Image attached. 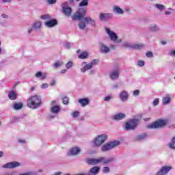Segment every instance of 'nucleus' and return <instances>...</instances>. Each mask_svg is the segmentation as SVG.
I'll use <instances>...</instances> for the list:
<instances>
[{
  "instance_id": "72a5a7b5",
  "label": "nucleus",
  "mask_w": 175,
  "mask_h": 175,
  "mask_svg": "<svg viewBox=\"0 0 175 175\" xmlns=\"http://www.w3.org/2000/svg\"><path fill=\"white\" fill-rule=\"evenodd\" d=\"M87 5H88V0H83L80 3L79 6H87Z\"/></svg>"
},
{
  "instance_id": "20e7f679",
  "label": "nucleus",
  "mask_w": 175,
  "mask_h": 175,
  "mask_svg": "<svg viewBox=\"0 0 175 175\" xmlns=\"http://www.w3.org/2000/svg\"><path fill=\"white\" fill-rule=\"evenodd\" d=\"M117 146H120L119 141L109 142L101 147V151L103 152H106V151H110V150H113V148H114V147H117Z\"/></svg>"
},
{
  "instance_id": "4468645a",
  "label": "nucleus",
  "mask_w": 175,
  "mask_h": 175,
  "mask_svg": "<svg viewBox=\"0 0 175 175\" xmlns=\"http://www.w3.org/2000/svg\"><path fill=\"white\" fill-rule=\"evenodd\" d=\"M119 75H120V70L117 69L116 70L112 71L110 73V77L111 80H116V79H118Z\"/></svg>"
},
{
  "instance_id": "1a4fd4ad",
  "label": "nucleus",
  "mask_w": 175,
  "mask_h": 175,
  "mask_svg": "<svg viewBox=\"0 0 175 175\" xmlns=\"http://www.w3.org/2000/svg\"><path fill=\"white\" fill-rule=\"evenodd\" d=\"M105 31L106 33H107L108 36L110 38L111 40L113 42V43H120V42H121L117 40L118 39V36H117V34L116 33L110 30V29L106 27Z\"/></svg>"
},
{
  "instance_id": "052dcab7",
  "label": "nucleus",
  "mask_w": 175,
  "mask_h": 175,
  "mask_svg": "<svg viewBox=\"0 0 175 175\" xmlns=\"http://www.w3.org/2000/svg\"><path fill=\"white\" fill-rule=\"evenodd\" d=\"M31 31H32V28L29 29H28L29 33H31Z\"/></svg>"
},
{
  "instance_id": "0eeeda50",
  "label": "nucleus",
  "mask_w": 175,
  "mask_h": 175,
  "mask_svg": "<svg viewBox=\"0 0 175 175\" xmlns=\"http://www.w3.org/2000/svg\"><path fill=\"white\" fill-rule=\"evenodd\" d=\"M167 124V120H159L152 124L148 125V128L150 129H154L157 128H162Z\"/></svg>"
},
{
  "instance_id": "f704fd0d",
  "label": "nucleus",
  "mask_w": 175,
  "mask_h": 175,
  "mask_svg": "<svg viewBox=\"0 0 175 175\" xmlns=\"http://www.w3.org/2000/svg\"><path fill=\"white\" fill-rule=\"evenodd\" d=\"M100 19L101 21H106L107 18H106V14H100Z\"/></svg>"
},
{
  "instance_id": "2eb2a0df",
  "label": "nucleus",
  "mask_w": 175,
  "mask_h": 175,
  "mask_svg": "<svg viewBox=\"0 0 175 175\" xmlns=\"http://www.w3.org/2000/svg\"><path fill=\"white\" fill-rule=\"evenodd\" d=\"M120 98L121 99L122 102H125L126 100H128V92H126V91H122L120 94Z\"/></svg>"
},
{
  "instance_id": "bf43d9fd",
  "label": "nucleus",
  "mask_w": 175,
  "mask_h": 175,
  "mask_svg": "<svg viewBox=\"0 0 175 175\" xmlns=\"http://www.w3.org/2000/svg\"><path fill=\"white\" fill-rule=\"evenodd\" d=\"M61 73H66V70H62L61 71Z\"/></svg>"
},
{
  "instance_id": "8fccbe9b",
  "label": "nucleus",
  "mask_w": 175,
  "mask_h": 175,
  "mask_svg": "<svg viewBox=\"0 0 175 175\" xmlns=\"http://www.w3.org/2000/svg\"><path fill=\"white\" fill-rule=\"evenodd\" d=\"M146 136H147L146 134H144V135H139V136L138 137V139H139V140H142V139H146Z\"/></svg>"
},
{
  "instance_id": "dca6fc26",
  "label": "nucleus",
  "mask_w": 175,
  "mask_h": 175,
  "mask_svg": "<svg viewBox=\"0 0 175 175\" xmlns=\"http://www.w3.org/2000/svg\"><path fill=\"white\" fill-rule=\"evenodd\" d=\"M81 148L79 146H75L70 149V154H80Z\"/></svg>"
},
{
  "instance_id": "a878e982",
  "label": "nucleus",
  "mask_w": 175,
  "mask_h": 175,
  "mask_svg": "<svg viewBox=\"0 0 175 175\" xmlns=\"http://www.w3.org/2000/svg\"><path fill=\"white\" fill-rule=\"evenodd\" d=\"M41 27H42V22L40 21H37L34 23L33 25V28H34V29H40V28Z\"/></svg>"
},
{
  "instance_id": "79ce46f5",
  "label": "nucleus",
  "mask_w": 175,
  "mask_h": 175,
  "mask_svg": "<svg viewBox=\"0 0 175 175\" xmlns=\"http://www.w3.org/2000/svg\"><path fill=\"white\" fill-rule=\"evenodd\" d=\"M113 98V96H107L105 98L104 100L105 102H109V100H110V99H111Z\"/></svg>"
},
{
  "instance_id": "6e6d98bb",
  "label": "nucleus",
  "mask_w": 175,
  "mask_h": 175,
  "mask_svg": "<svg viewBox=\"0 0 175 175\" xmlns=\"http://www.w3.org/2000/svg\"><path fill=\"white\" fill-rule=\"evenodd\" d=\"M18 142L19 143H25V140L24 139H19Z\"/></svg>"
},
{
  "instance_id": "f03ea898",
  "label": "nucleus",
  "mask_w": 175,
  "mask_h": 175,
  "mask_svg": "<svg viewBox=\"0 0 175 175\" xmlns=\"http://www.w3.org/2000/svg\"><path fill=\"white\" fill-rule=\"evenodd\" d=\"M114 159H107L105 157H99L97 159L95 158H89L86 159V163L88 165H98V163H103L104 165H107V163H110L113 162Z\"/></svg>"
},
{
  "instance_id": "9d476101",
  "label": "nucleus",
  "mask_w": 175,
  "mask_h": 175,
  "mask_svg": "<svg viewBox=\"0 0 175 175\" xmlns=\"http://www.w3.org/2000/svg\"><path fill=\"white\" fill-rule=\"evenodd\" d=\"M123 46L126 49H133V50H140V49L144 47V45L142 44H131L129 42H124Z\"/></svg>"
},
{
  "instance_id": "37998d69",
  "label": "nucleus",
  "mask_w": 175,
  "mask_h": 175,
  "mask_svg": "<svg viewBox=\"0 0 175 175\" xmlns=\"http://www.w3.org/2000/svg\"><path fill=\"white\" fill-rule=\"evenodd\" d=\"M49 88V84L47 83H43L42 85H41V88L42 90H44L45 88Z\"/></svg>"
},
{
  "instance_id": "de8ad7c7",
  "label": "nucleus",
  "mask_w": 175,
  "mask_h": 175,
  "mask_svg": "<svg viewBox=\"0 0 175 175\" xmlns=\"http://www.w3.org/2000/svg\"><path fill=\"white\" fill-rule=\"evenodd\" d=\"M139 94H140V92L139 91V90H135L133 92V95H135V96H137V95H139Z\"/></svg>"
},
{
  "instance_id": "338daca9",
  "label": "nucleus",
  "mask_w": 175,
  "mask_h": 175,
  "mask_svg": "<svg viewBox=\"0 0 175 175\" xmlns=\"http://www.w3.org/2000/svg\"><path fill=\"white\" fill-rule=\"evenodd\" d=\"M114 88H117V85L113 86Z\"/></svg>"
},
{
  "instance_id": "aec40b11",
  "label": "nucleus",
  "mask_w": 175,
  "mask_h": 175,
  "mask_svg": "<svg viewBox=\"0 0 175 175\" xmlns=\"http://www.w3.org/2000/svg\"><path fill=\"white\" fill-rule=\"evenodd\" d=\"M8 98H10L11 100H14L17 98V94L16 93V92H10L8 93Z\"/></svg>"
},
{
  "instance_id": "0e129e2a",
  "label": "nucleus",
  "mask_w": 175,
  "mask_h": 175,
  "mask_svg": "<svg viewBox=\"0 0 175 175\" xmlns=\"http://www.w3.org/2000/svg\"><path fill=\"white\" fill-rule=\"evenodd\" d=\"M52 105H55V101L54 100V101H52Z\"/></svg>"
},
{
  "instance_id": "b1692460",
  "label": "nucleus",
  "mask_w": 175,
  "mask_h": 175,
  "mask_svg": "<svg viewBox=\"0 0 175 175\" xmlns=\"http://www.w3.org/2000/svg\"><path fill=\"white\" fill-rule=\"evenodd\" d=\"M113 12L115 13H117L118 14H124V11L122 10V9H121L120 7L118 6H114L113 8Z\"/></svg>"
},
{
  "instance_id": "5fc2aeb1",
  "label": "nucleus",
  "mask_w": 175,
  "mask_h": 175,
  "mask_svg": "<svg viewBox=\"0 0 175 175\" xmlns=\"http://www.w3.org/2000/svg\"><path fill=\"white\" fill-rule=\"evenodd\" d=\"M2 2L6 3L7 2H12V0H2Z\"/></svg>"
},
{
  "instance_id": "c85d7f7f",
  "label": "nucleus",
  "mask_w": 175,
  "mask_h": 175,
  "mask_svg": "<svg viewBox=\"0 0 175 175\" xmlns=\"http://www.w3.org/2000/svg\"><path fill=\"white\" fill-rule=\"evenodd\" d=\"M87 57H88V53L83 52L79 55V58H80L81 59H84L87 58Z\"/></svg>"
},
{
  "instance_id": "4d7b16f0",
  "label": "nucleus",
  "mask_w": 175,
  "mask_h": 175,
  "mask_svg": "<svg viewBox=\"0 0 175 175\" xmlns=\"http://www.w3.org/2000/svg\"><path fill=\"white\" fill-rule=\"evenodd\" d=\"M1 17H3V18H8V16L5 14H2Z\"/></svg>"
},
{
  "instance_id": "3c124183",
  "label": "nucleus",
  "mask_w": 175,
  "mask_h": 175,
  "mask_svg": "<svg viewBox=\"0 0 175 175\" xmlns=\"http://www.w3.org/2000/svg\"><path fill=\"white\" fill-rule=\"evenodd\" d=\"M64 47H65L66 49H70V43H69V42L66 43V44H64Z\"/></svg>"
},
{
  "instance_id": "ea45409f",
  "label": "nucleus",
  "mask_w": 175,
  "mask_h": 175,
  "mask_svg": "<svg viewBox=\"0 0 175 175\" xmlns=\"http://www.w3.org/2000/svg\"><path fill=\"white\" fill-rule=\"evenodd\" d=\"M159 103V99L156 98L153 101L154 106H158Z\"/></svg>"
},
{
  "instance_id": "864d4df0",
  "label": "nucleus",
  "mask_w": 175,
  "mask_h": 175,
  "mask_svg": "<svg viewBox=\"0 0 175 175\" xmlns=\"http://www.w3.org/2000/svg\"><path fill=\"white\" fill-rule=\"evenodd\" d=\"M170 55H175V51H171L170 52Z\"/></svg>"
},
{
  "instance_id": "6ab92c4d",
  "label": "nucleus",
  "mask_w": 175,
  "mask_h": 175,
  "mask_svg": "<svg viewBox=\"0 0 175 175\" xmlns=\"http://www.w3.org/2000/svg\"><path fill=\"white\" fill-rule=\"evenodd\" d=\"M99 170H100V167H94L90 170V174L96 175L99 173Z\"/></svg>"
},
{
  "instance_id": "58836bf2",
  "label": "nucleus",
  "mask_w": 175,
  "mask_h": 175,
  "mask_svg": "<svg viewBox=\"0 0 175 175\" xmlns=\"http://www.w3.org/2000/svg\"><path fill=\"white\" fill-rule=\"evenodd\" d=\"M109 172H110V168H109V167H104L103 168V172L109 173Z\"/></svg>"
},
{
  "instance_id": "e433bc0d",
  "label": "nucleus",
  "mask_w": 175,
  "mask_h": 175,
  "mask_svg": "<svg viewBox=\"0 0 175 175\" xmlns=\"http://www.w3.org/2000/svg\"><path fill=\"white\" fill-rule=\"evenodd\" d=\"M80 115V112H79L78 111H75L72 113V117L76 118V117H79V116Z\"/></svg>"
},
{
  "instance_id": "423d86ee",
  "label": "nucleus",
  "mask_w": 175,
  "mask_h": 175,
  "mask_svg": "<svg viewBox=\"0 0 175 175\" xmlns=\"http://www.w3.org/2000/svg\"><path fill=\"white\" fill-rule=\"evenodd\" d=\"M108 139L107 134H101L98 135L93 141L94 146L96 147H100V146L103 145L106 139Z\"/></svg>"
},
{
  "instance_id": "39448f33",
  "label": "nucleus",
  "mask_w": 175,
  "mask_h": 175,
  "mask_svg": "<svg viewBox=\"0 0 175 175\" xmlns=\"http://www.w3.org/2000/svg\"><path fill=\"white\" fill-rule=\"evenodd\" d=\"M99 62V60L98 59H94L90 63L87 64V62H84L82 63V68H81V72H83V73L87 72V70H90V69H92L95 65L98 64Z\"/></svg>"
},
{
  "instance_id": "4be33fe9",
  "label": "nucleus",
  "mask_w": 175,
  "mask_h": 175,
  "mask_svg": "<svg viewBox=\"0 0 175 175\" xmlns=\"http://www.w3.org/2000/svg\"><path fill=\"white\" fill-rule=\"evenodd\" d=\"M113 118L116 121H120V120H122L123 118H125V114L124 113H118L113 116Z\"/></svg>"
},
{
  "instance_id": "a18cd8bd",
  "label": "nucleus",
  "mask_w": 175,
  "mask_h": 175,
  "mask_svg": "<svg viewBox=\"0 0 175 175\" xmlns=\"http://www.w3.org/2000/svg\"><path fill=\"white\" fill-rule=\"evenodd\" d=\"M105 17H106L107 20L108 18H111V17H113V14H105Z\"/></svg>"
},
{
  "instance_id": "69168bd1",
  "label": "nucleus",
  "mask_w": 175,
  "mask_h": 175,
  "mask_svg": "<svg viewBox=\"0 0 175 175\" xmlns=\"http://www.w3.org/2000/svg\"><path fill=\"white\" fill-rule=\"evenodd\" d=\"M3 157V154H0V158H2Z\"/></svg>"
},
{
  "instance_id": "c756f323",
  "label": "nucleus",
  "mask_w": 175,
  "mask_h": 175,
  "mask_svg": "<svg viewBox=\"0 0 175 175\" xmlns=\"http://www.w3.org/2000/svg\"><path fill=\"white\" fill-rule=\"evenodd\" d=\"M51 111L52 113H58V111H59V106H53L51 108Z\"/></svg>"
},
{
  "instance_id": "2f4dec72",
  "label": "nucleus",
  "mask_w": 175,
  "mask_h": 175,
  "mask_svg": "<svg viewBox=\"0 0 175 175\" xmlns=\"http://www.w3.org/2000/svg\"><path fill=\"white\" fill-rule=\"evenodd\" d=\"M159 28L158 26L155 25H152L150 27V30L152 31V32H155V31H158Z\"/></svg>"
},
{
  "instance_id": "4c0bfd02",
  "label": "nucleus",
  "mask_w": 175,
  "mask_h": 175,
  "mask_svg": "<svg viewBox=\"0 0 175 175\" xmlns=\"http://www.w3.org/2000/svg\"><path fill=\"white\" fill-rule=\"evenodd\" d=\"M63 103L64 105H68V103H69V98L68 97H64L63 98Z\"/></svg>"
},
{
  "instance_id": "13d9d810",
  "label": "nucleus",
  "mask_w": 175,
  "mask_h": 175,
  "mask_svg": "<svg viewBox=\"0 0 175 175\" xmlns=\"http://www.w3.org/2000/svg\"><path fill=\"white\" fill-rule=\"evenodd\" d=\"M61 174H62L61 172H57L54 174V175H61Z\"/></svg>"
},
{
  "instance_id": "603ef678",
  "label": "nucleus",
  "mask_w": 175,
  "mask_h": 175,
  "mask_svg": "<svg viewBox=\"0 0 175 175\" xmlns=\"http://www.w3.org/2000/svg\"><path fill=\"white\" fill-rule=\"evenodd\" d=\"M55 2H57V0H48V3H49L51 5L55 3Z\"/></svg>"
},
{
  "instance_id": "e2e57ef3",
  "label": "nucleus",
  "mask_w": 175,
  "mask_h": 175,
  "mask_svg": "<svg viewBox=\"0 0 175 175\" xmlns=\"http://www.w3.org/2000/svg\"><path fill=\"white\" fill-rule=\"evenodd\" d=\"M161 43H162V44H166V42H165V41H163Z\"/></svg>"
},
{
  "instance_id": "bb28decb",
  "label": "nucleus",
  "mask_w": 175,
  "mask_h": 175,
  "mask_svg": "<svg viewBox=\"0 0 175 175\" xmlns=\"http://www.w3.org/2000/svg\"><path fill=\"white\" fill-rule=\"evenodd\" d=\"M101 51H102V53H109V51H110V49L106 45L102 44L101 45Z\"/></svg>"
},
{
  "instance_id": "ddd939ff",
  "label": "nucleus",
  "mask_w": 175,
  "mask_h": 175,
  "mask_svg": "<svg viewBox=\"0 0 175 175\" xmlns=\"http://www.w3.org/2000/svg\"><path fill=\"white\" fill-rule=\"evenodd\" d=\"M18 166H20V163L17 161H13L5 164L4 165H3V167L4 169H14V167H17Z\"/></svg>"
},
{
  "instance_id": "cd10ccee",
  "label": "nucleus",
  "mask_w": 175,
  "mask_h": 175,
  "mask_svg": "<svg viewBox=\"0 0 175 175\" xmlns=\"http://www.w3.org/2000/svg\"><path fill=\"white\" fill-rule=\"evenodd\" d=\"M170 148L172 150H175V137H174L172 139V142L168 144Z\"/></svg>"
},
{
  "instance_id": "f257e3e1",
  "label": "nucleus",
  "mask_w": 175,
  "mask_h": 175,
  "mask_svg": "<svg viewBox=\"0 0 175 175\" xmlns=\"http://www.w3.org/2000/svg\"><path fill=\"white\" fill-rule=\"evenodd\" d=\"M85 16V10L79 9L77 12L72 16V20H79V27L80 29H84L87 26V24H91L92 27H95V21L94 19L86 17L83 18Z\"/></svg>"
},
{
  "instance_id": "9b49d317",
  "label": "nucleus",
  "mask_w": 175,
  "mask_h": 175,
  "mask_svg": "<svg viewBox=\"0 0 175 175\" xmlns=\"http://www.w3.org/2000/svg\"><path fill=\"white\" fill-rule=\"evenodd\" d=\"M62 9L64 14L68 17L72 14V8L68 6V2H65L62 4Z\"/></svg>"
},
{
  "instance_id": "393cba45",
  "label": "nucleus",
  "mask_w": 175,
  "mask_h": 175,
  "mask_svg": "<svg viewBox=\"0 0 175 175\" xmlns=\"http://www.w3.org/2000/svg\"><path fill=\"white\" fill-rule=\"evenodd\" d=\"M13 108L14 110H20V109H23V103H16L14 104Z\"/></svg>"
},
{
  "instance_id": "774afa93",
  "label": "nucleus",
  "mask_w": 175,
  "mask_h": 175,
  "mask_svg": "<svg viewBox=\"0 0 175 175\" xmlns=\"http://www.w3.org/2000/svg\"><path fill=\"white\" fill-rule=\"evenodd\" d=\"M148 120L146 118L144 119V121H147Z\"/></svg>"
},
{
  "instance_id": "49530a36",
  "label": "nucleus",
  "mask_w": 175,
  "mask_h": 175,
  "mask_svg": "<svg viewBox=\"0 0 175 175\" xmlns=\"http://www.w3.org/2000/svg\"><path fill=\"white\" fill-rule=\"evenodd\" d=\"M152 52H148L146 53V57H148V58H151L152 57Z\"/></svg>"
},
{
  "instance_id": "a19ab883",
  "label": "nucleus",
  "mask_w": 175,
  "mask_h": 175,
  "mask_svg": "<svg viewBox=\"0 0 175 175\" xmlns=\"http://www.w3.org/2000/svg\"><path fill=\"white\" fill-rule=\"evenodd\" d=\"M72 66H73V63H72V62H70L66 64L67 69H69L70 68H72Z\"/></svg>"
},
{
  "instance_id": "09e8293b",
  "label": "nucleus",
  "mask_w": 175,
  "mask_h": 175,
  "mask_svg": "<svg viewBox=\"0 0 175 175\" xmlns=\"http://www.w3.org/2000/svg\"><path fill=\"white\" fill-rule=\"evenodd\" d=\"M138 66H144V62L142 61V60L139 61L138 62Z\"/></svg>"
},
{
  "instance_id": "f8f14e48",
  "label": "nucleus",
  "mask_w": 175,
  "mask_h": 175,
  "mask_svg": "<svg viewBox=\"0 0 175 175\" xmlns=\"http://www.w3.org/2000/svg\"><path fill=\"white\" fill-rule=\"evenodd\" d=\"M172 166H163L157 172V175H166L169 173V171L172 170Z\"/></svg>"
},
{
  "instance_id": "a211bd4d",
  "label": "nucleus",
  "mask_w": 175,
  "mask_h": 175,
  "mask_svg": "<svg viewBox=\"0 0 175 175\" xmlns=\"http://www.w3.org/2000/svg\"><path fill=\"white\" fill-rule=\"evenodd\" d=\"M78 102L83 107L90 104V100L88 98H81Z\"/></svg>"
},
{
  "instance_id": "6e6552de",
  "label": "nucleus",
  "mask_w": 175,
  "mask_h": 175,
  "mask_svg": "<svg viewBox=\"0 0 175 175\" xmlns=\"http://www.w3.org/2000/svg\"><path fill=\"white\" fill-rule=\"evenodd\" d=\"M138 122H139V120H137V119H133L128 121L125 124V129H126V131H131L132 129H135V128L137 126Z\"/></svg>"
},
{
  "instance_id": "5701e85b",
  "label": "nucleus",
  "mask_w": 175,
  "mask_h": 175,
  "mask_svg": "<svg viewBox=\"0 0 175 175\" xmlns=\"http://www.w3.org/2000/svg\"><path fill=\"white\" fill-rule=\"evenodd\" d=\"M163 105H169L170 103V96L169 95H167L163 98L162 100Z\"/></svg>"
},
{
  "instance_id": "7c9ffc66",
  "label": "nucleus",
  "mask_w": 175,
  "mask_h": 175,
  "mask_svg": "<svg viewBox=\"0 0 175 175\" xmlns=\"http://www.w3.org/2000/svg\"><path fill=\"white\" fill-rule=\"evenodd\" d=\"M63 64L62 62L58 61L53 64V66L54 68H59V66H62Z\"/></svg>"
},
{
  "instance_id": "7ed1b4c3",
  "label": "nucleus",
  "mask_w": 175,
  "mask_h": 175,
  "mask_svg": "<svg viewBox=\"0 0 175 175\" xmlns=\"http://www.w3.org/2000/svg\"><path fill=\"white\" fill-rule=\"evenodd\" d=\"M40 103H42V100L36 95L29 97L27 100V106L30 109H37L40 106Z\"/></svg>"
},
{
  "instance_id": "473e14b6",
  "label": "nucleus",
  "mask_w": 175,
  "mask_h": 175,
  "mask_svg": "<svg viewBox=\"0 0 175 175\" xmlns=\"http://www.w3.org/2000/svg\"><path fill=\"white\" fill-rule=\"evenodd\" d=\"M41 18L42 20H50V18H51V16L49 14L42 15Z\"/></svg>"
},
{
  "instance_id": "f3484780",
  "label": "nucleus",
  "mask_w": 175,
  "mask_h": 175,
  "mask_svg": "<svg viewBox=\"0 0 175 175\" xmlns=\"http://www.w3.org/2000/svg\"><path fill=\"white\" fill-rule=\"evenodd\" d=\"M36 77H37V79H40V80H44V79L47 77V72L42 73V72H38L36 74Z\"/></svg>"
},
{
  "instance_id": "680f3d73",
  "label": "nucleus",
  "mask_w": 175,
  "mask_h": 175,
  "mask_svg": "<svg viewBox=\"0 0 175 175\" xmlns=\"http://www.w3.org/2000/svg\"><path fill=\"white\" fill-rule=\"evenodd\" d=\"M165 14L167 16L169 14H170V12H165Z\"/></svg>"
},
{
  "instance_id": "c9c22d12",
  "label": "nucleus",
  "mask_w": 175,
  "mask_h": 175,
  "mask_svg": "<svg viewBox=\"0 0 175 175\" xmlns=\"http://www.w3.org/2000/svg\"><path fill=\"white\" fill-rule=\"evenodd\" d=\"M156 8H157V9H159V10H163L165 9V6H163V5H161V4H156Z\"/></svg>"
},
{
  "instance_id": "412c9836",
  "label": "nucleus",
  "mask_w": 175,
  "mask_h": 175,
  "mask_svg": "<svg viewBox=\"0 0 175 175\" xmlns=\"http://www.w3.org/2000/svg\"><path fill=\"white\" fill-rule=\"evenodd\" d=\"M45 25L49 27V28L51 27H54V25H57V21L56 20H51L48 22L45 23Z\"/></svg>"
},
{
  "instance_id": "c03bdc74",
  "label": "nucleus",
  "mask_w": 175,
  "mask_h": 175,
  "mask_svg": "<svg viewBox=\"0 0 175 175\" xmlns=\"http://www.w3.org/2000/svg\"><path fill=\"white\" fill-rule=\"evenodd\" d=\"M19 175H33V172H27L26 173L20 174Z\"/></svg>"
}]
</instances>
